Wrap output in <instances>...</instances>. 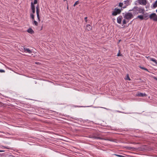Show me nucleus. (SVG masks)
Wrapping results in <instances>:
<instances>
[{"label": "nucleus", "instance_id": "nucleus-11", "mask_svg": "<svg viewBox=\"0 0 157 157\" xmlns=\"http://www.w3.org/2000/svg\"><path fill=\"white\" fill-rule=\"evenodd\" d=\"M27 32L28 33H30L31 34H33L34 33V32L33 31V29L31 28H30L29 29L27 30Z\"/></svg>", "mask_w": 157, "mask_h": 157}, {"label": "nucleus", "instance_id": "nucleus-8", "mask_svg": "<svg viewBox=\"0 0 157 157\" xmlns=\"http://www.w3.org/2000/svg\"><path fill=\"white\" fill-rule=\"evenodd\" d=\"M92 27L89 24H87L86 26V30L87 31H90L92 29Z\"/></svg>", "mask_w": 157, "mask_h": 157}, {"label": "nucleus", "instance_id": "nucleus-13", "mask_svg": "<svg viewBox=\"0 0 157 157\" xmlns=\"http://www.w3.org/2000/svg\"><path fill=\"white\" fill-rule=\"evenodd\" d=\"M150 60L151 61H153L155 63L156 65H157V61L155 59H154L153 58H150Z\"/></svg>", "mask_w": 157, "mask_h": 157}, {"label": "nucleus", "instance_id": "nucleus-32", "mask_svg": "<svg viewBox=\"0 0 157 157\" xmlns=\"http://www.w3.org/2000/svg\"><path fill=\"white\" fill-rule=\"evenodd\" d=\"M118 112H119V113H121V112H120V111H118Z\"/></svg>", "mask_w": 157, "mask_h": 157}, {"label": "nucleus", "instance_id": "nucleus-10", "mask_svg": "<svg viewBox=\"0 0 157 157\" xmlns=\"http://www.w3.org/2000/svg\"><path fill=\"white\" fill-rule=\"evenodd\" d=\"M147 94L145 93H139L137 95V96L139 97H146L147 96Z\"/></svg>", "mask_w": 157, "mask_h": 157}, {"label": "nucleus", "instance_id": "nucleus-36", "mask_svg": "<svg viewBox=\"0 0 157 157\" xmlns=\"http://www.w3.org/2000/svg\"><path fill=\"white\" fill-rule=\"evenodd\" d=\"M131 0H128V1H131Z\"/></svg>", "mask_w": 157, "mask_h": 157}, {"label": "nucleus", "instance_id": "nucleus-17", "mask_svg": "<svg viewBox=\"0 0 157 157\" xmlns=\"http://www.w3.org/2000/svg\"><path fill=\"white\" fill-rule=\"evenodd\" d=\"M139 67L141 69H142L145 70L146 71L148 72L149 71H148V70L146 68H145L144 67H142L141 66H140Z\"/></svg>", "mask_w": 157, "mask_h": 157}, {"label": "nucleus", "instance_id": "nucleus-9", "mask_svg": "<svg viewBox=\"0 0 157 157\" xmlns=\"http://www.w3.org/2000/svg\"><path fill=\"white\" fill-rule=\"evenodd\" d=\"M23 49L24 52H28L30 54L32 52L29 48L24 47Z\"/></svg>", "mask_w": 157, "mask_h": 157}, {"label": "nucleus", "instance_id": "nucleus-31", "mask_svg": "<svg viewBox=\"0 0 157 157\" xmlns=\"http://www.w3.org/2000/svg\"><path fill=\"white\" fill-rule=\"evenodd\" d=\"M126 6H124V7H123V8H126Z\"/></svg>", "mask_w": 157, "mask_h": 157}, {"label": "nucleus", "instance_id": "nucleus-5", "mask_svg": "<svg viewBox=\"0 0 157 157\" xmlns=\"http://www.w3.org/2000/svg\"><path fill=\"white\" fill-rule=\"evenodd\" d=\"M39 6L37 5V6L36 7V15H37V17L38 19V20L39 21H40V17L39 16Z\"/></svg>", "mask_w": 157, "mask_h": 157}, {"label": "nucleus", "instance_id": "nucleus-37", "mask_svg": "<svg viewBox=\"0 0 157 157\" xmlns=\"http://www.w3.org/2000/svg\"><path fill=\"white\" fill-rule=\"evenodd\" d=\"M155 78L157 80V78Z\"/></svg>", "mask_w": 157, "mask_h": 157}, {"label": "nucleus", "instance_id": "nucleus-4", "mask_svg": "<svg viewBox=\"0 0 157 157\" xmlns=\"http://www.w3.org/2000/svg\"><path fill=\"white\" fill-rule=\"evenodd\" d=\"M149 18L154 21H157V15L155 13H153L150 14Z\"/></svg>", "mask_w": 157, "mask_h": 157}, {"label": "nucleus", "instance_id": "nucleus-27", "mask_svg": "<svg viewBox=\"0 0 157 157\" xmlns=\"http://www.w3.org/2000/svg\"><path fill=\"white\" fill-rule=\"evenodd\" d=\"M32 14H34L35 13V10H32Z\"/></svg>", "mask_w": 157, "mask_h": 157}, {"label": "nucleus", "instance_id": "nucleus-29", "mask_svg": "<svg viewBox=\"0 0 157 157\" xmlns=\"http://www.w3.org/2000/svg\"><path fill=\"white\" fill-rule=\"evenodd\" d=\"M121 55H120V53H119L118 54H117V56H120Z\"/></svg>", "mask_w": 157, "mask_h": 157}, {"label": "nucleus", "instance_id": "nucleus-35", "mask_svg": "<svg viewBox=\"0 0 157 157\" xmlns=\"http://www.w3.org/2000/svg\"><path fill=\"white\" fill-rule=\"evenodd\" d=\"M121 10H122V8H121V9H120Z\"/></svg>", "mask_w": 157, "mask_h": 157}, {"label": "nucleus", "instance_id": "nucleus-7", "mask_svg": "<svg viewBox=\"0 0 157 157\" xmlns=\"http://www.w3.org/2000/svg\"><path fill=\"white\" fill-rule=\"evenodd\" d=\"M122 18V17L121 15H120L117 17V22L119 24H121Z\"/></svg>", "mask_w": 157, "mask_h": 157}, {"label": "nucleus", "instance_id": "nucleus-21", "mask_svg": "<svg viewBox=\"0 0 157 157\" xmlns=\"http://www.w3.org/2000/svg\"><path fill=\"white\" fill-rule=\"evenodd\" d=\"M129 1H128V0H127L126 1H124L125 4H126L127 6H128L129 5Z\"/></svg>", "mask_w": 157, "mask_h": 157}, {"label": "nucleus", "instance_id": "nucleus-23", "mask_svg": "<svg viewBox=\"0 0 157 157\" xmlns=\"http://www.w3.org/2000/svg\"><path fill=\"white\" fill-rule=\"evenodd\" d=\"M126 79L128 80H131L128 74L127 75V78H126Z\"/></svg>", "mask_w": 157, "mask_h": 157}, {"label": "nucleus", "instance_id": "nucleus-20", "mask_svg": "<svg viewBox=\"0 0 157 157\" xmlns=\"http://www.w3.org/2000/svg\"><path fill=\"white\" fill-rule=\"evenodd\" d=\"M33 23H34L36 26H37L38 25V22L36 21H34Z\"/></svg>", "mask_w": 157, "mask_h": 157}, {"label": "nucleus", "instance_id": "nucleus-12", "mask_svg": "<svg viewBox=\"0 0 157 157\" xmlns=\"http://www.w3.org/2000/svg\"><path fill=\"white\" fill-rule=\"evenodd\" d=\"M90 137L97 139H102L101 137H97L95 136H90Z\"/></svg>", "mask_w": 157, "mask_h": 157}, {"label": "nucleus", "instance_id": "nucleus-2", "mask_svg": "<svg viewBox=\"0 0 157 157\" xmlns=\"http://www.w3.org/2000/svg\"><path fill=\"white\" fill-rule=\"evenodd\" d=\"M124 18L128 21L127 22H128V21L132 18L134 16L133 14L131 12H126L125 13H123Z\"/></svg>", "mask_w": 157, "mask_h": 157}, {"label": "nucleus", "instance_id": "nucleus-19", "mask_svg": "<svg viewBox=\"0 0 157 157\" xmlns=\"http://www.w3.org/2000/svg\"><path fill=\"white\" fill-rule=\"evenodd\" d=\"M79 3V2L78 1H76L74 3L73 6H75L76 5H77Z\"/></svg>", "mask_w": 157, "mask_h": 157}, {"label": "nucleus", "instance_id": "nucleus-18", "mask_svg": "<svg viewBox=\"0 0 157 157\" xmlns=\"http://www.w3.org/2000/svg\"><path fill=\"white\" fill-rule=\"evenodd\" d=\"M30 17L33 20H34V16L33 14L31 13L30 14Z\"/></svg>", "mask_w": 157, "mask_h": 157}, {"label": "nucleus", "instance_id": "nucleus-34", "mask_svg": "<svg viewBox=\"0 0 157 157\" xmlns=\"http://www.w3.org/2000/svg\"><path fill=\"white\" fill-rule=\"evenodd\" d=\"M156 11L157 13V9L156 10Z\"/></svg>", "mask_w": 157, "mask_h": 157}, {"label": "nucleus", "instance_id": "nucleus-14", "mask_svg": "<svg viewBox=\"0 0 157 157\" xmlns=\"http://www.w3.org/2000/svg\"><path fill=\"white\" fill-rule=\"evenodd\" d=\"M139 18L141 20H143L144 19L143 16L141 15H138L137 17L136 18Z\"/></svg>", "mask_w": 157, "mask_h": 157}, {"label": "nucleus", "instance_id": "nucleus-1", "mask_svg": "<svg viewBox=\"0 0 157 157\" xmlns=\"http://www.w3.org/2000/svg\"><path fill=\"white\" fill-rule=\"evenodd\" d=\"M133 11L134 14H137L139 13L144 14L145 12V10L144 8L137 6L134 7L132 9L130 10L129 11Z\"/></svg>", "mask_w": 157, "mask_h": 157}, {"label": "nucleus", "instance_id": "nucleus-25", "mask_svg": "<svg viewBox=\"0 0 157 157\" xmlns=\"http://www.w3.org/2000/svg\"><path fill=\"white\" fill-rule=\"evenodd\" d=\"M5 72V71L3 70H0V72L4 73Z\"/></svg>", "mask_w": 157, "mask_h": 157}, {"label": "nucleus", "instance_id": "nucleus-6", "mask_svg": "<svg viewBox=\"0 0 157 157\" xmlns=\"http://www.w3.org/2000/svg\"><path fill=\"white\" fill-rule=\"evenodd\" d=\"M139 3L142 5H145L147 2L146 0H138Z\"/></svg>", "mask_w": 157, "mask_h": 157}, {"label": "nucleus", "instance_id": "nucleus-16", "mask_svg": "<svg viewBox=\"0 0 157 157\" xmlns=\"http://www.w3.org/2000/svg\"><path fill=\"white\" fill-rule=\"evenodd\" d=\"M126 148L129 150H133L134 149H136L134 147H126Z\"/></svg>", "mask_w": 157, "mask_h": 157}, {"label": "nucleus", "instance_id": "nucleus-24", "mask_svg": "<svg viewBox=\"0 0 157 157\" xmlns=\"http://www.w3.org/2000/svg\"><path fill=\"white\" fill-rule=\"evenodd\" d=\"M123 5V3H122L121 2L120 3L119 5V6L121 7H122Z\"/></svg>", "mask_w": 157, "mask_h": 157}, {"label": "nucleus", "instance_id": "nucleus-15", "mask_svg": "<svg viewBox=\"0 0 157 157\" xmlns=\"http://www.w3.org/2000/svg\"><path fill=\"white\" fill-rule=\"evenodd\" d=\"M157 7V0L153 4V7L154 8Z\"/></svg>", "mask_w": 157, "mask_h": 157}, {"label": "nucleus", "instance_id": "nucleus-22", "mask_svg": "<svg viewBox=\"0 0 157 157\" xmlns=\"http://www.w3.org/2000/svg\"><path fill=\"white\" fill-rule=\"evenodd\" d=\"M126 19H124L123 21V25L126 24V21L125 20Z\"/></svg>", "mask_w": 157, "mask_h": 157}, {"label": "nucleus", "instance_id": "nucleus-26", "mask_svg": "<svg viewBox=\"0 0 157 157\" xmlns=\"http://www.w3.org/2000/svg\"><path fill=\"white\" fill-rule=\"evenodd\" d=\"M87 17H86L84 18V20L85 21V22L86 23L87 22Z\"/></svg>", "mask_w": 157, "mask_h": 157}, {"label": "nucleus", "instance_id": "nucleus-38", "mask_svg": "<svg viewBox=\"0 0 157 157\" xmlns=\"http://www.w3.org/2000/svg\"><path fill=\"white\" fill-rule=\"evenodd\" d=\"M2 151H0V152H2Z\"/></svg>", "mask_w": 157, "mask_h": 157}, {"label": "nucleus", "instance_id": "nucleus-33", "mask_svg": "<svg viewBox=\"0 0 157 157\" xmlns=\"http://www.w3.org/2000/svg\"><path fill=\"white\" fill-rule=\"evenodd\" d=\"M67 9H68V6H67Z\"/></svg>", "mask_w": 157, "mask_h": 157}, {"label": "nucleus", "instance_id": "nucleus-3", "mask_svg": "<svg viewBox=\"0 0 157 157\" xmlns=\"http://www.w3.org/2000/svg\"><path fill=\"white\" fill-rule=\"evenodd\" d=\"M121 12V10L119 9L115 8L113 12L112 15L113 16H116L118 14H120Z\"/></svg>", "mask_w": 157, "mask_h": 157}, {"label": "nucleus", "instance_id": "nucleus-28", "mask_svg": "<svg viewBox=\"0 0 157 157\" xmlns=\"http://www.w3.org/2000/svg\"><path fill=\"white\" fill-rule=\"evenodd\" d=\"M146 57L147 59H150V58H150V56H146Z\"/></svg>", "mask_w": 157, "mask_h": 157}, {"label": "nucleus", "instance_id": "nucleus-30", "mask_svg": "<svg viewBox=\"0 0 157 157\" xmlns=\"http://www.w3.org/2000/svg\"><path fill=\"white\" fill-rule=\"evenodd\" d=\"M43 29V26H42L41 27V29H40V30H42Z\"/></svg>", "mask_w": 157, "mask_h": 157}]
</instances>
